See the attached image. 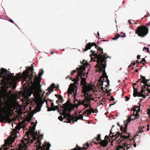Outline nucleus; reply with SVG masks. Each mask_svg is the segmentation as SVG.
<instances>
[{
	"instance_id": "obj_1",
	"label": "nucleus",
	"mask_w": 150,
	"mask_h": 150,
	"mask_svg": "<svg viewBox=\"0 0 150 150\" xmlns=\"http://www.w3.org/2000/svg\"><path fill=\"white\" fill-rule=\"evenodd\" d=\"M1 72H0V77H3L2 80L1 81V83L5 84L7 82L9 81L10 80H15L16 81L20 80L21 79L23 78L25 83L24 86L26 88L30 86L31 84L29 82V77L30 76V73L28 71H24L23 72L22 75H21L20 73L17 74L15 76L13 75L14 74H12L9 71L3 68L1 69Z\"/></svg>"
},
{
	"instance_id": "obj_2",
	"label": "nucleus",
	"mask_w": 150,
	"mask_h": 150,
	"mask_svg": "<svg viewBox=\"0 0 150 150\" xmlns=\"http://www.w3.org/2000/svg\"><path fill=\"white\" fill-rule=\"evenodd\" d=\"M81 66L79 65V67H78L76 68L77 72V75L75 76V78H69V79H71L73 81H74V83L72 84H70L69 87L68 89V93L69 95L70 94H72V93H74V96L75 98L76 93L77 92V85H79L78 81H79L80 79L79 78L80 77H83V76H85L86 73L83 72V71L85 70L86 67L87 66V67H90V65L87 61L85 60H83V62H81ZM88 72H87L86 74H88ZM87 76V75H86Z\"/></svg>"
},
{
	"instance_id": "obj_3",
	"label": "nucleus",
	"mask_w": 150,
	"mask_h": 150,
	"mask_svg": "<svg viewBox=\"0 0 150 150\" xmlns=\"http://www.w3.org/2000/svg\"><path fill=\"white\" fill-rule=\"evenodd\" d=\"M70 103L69 101L68 100L66 103L63 104V106H61V111L62 112H60V114L61 115L64 116V119H66L67 120V123H71V120L74 118V116L70 114V112L72 109L74 107V105H71L73 106L72 108H69L70 105Z\"/></svg>"
},
{
	"instance_id": "obj_4",
	"label": "nucleus",
	"mask_w": 150,
	"mask_h": 150,
	"mask_svg": "<svg viewBox=\"0 0 150 150\" xmlns=\"http://www.w3.org/2000/svg\"><path fill=\"white\" fill-rule=\"evenodd\" d=\"M96 54V57L98 60V64L96 65L95 67L99 68V71H102L103 72L102 76H103L104 77H105L107 75L105 69L106 66L107 61L106 59L107 57H104L103 56L105 57V55L101 56L99 54Z\"/></svg>"
},
{
	"instance_id": "obj_5",
	"label": "nucleus",
	"mask_w": 150,
	"mask_h": 150,
	"mask_svg": "<svg viewBox=\"0 0 150 150\" xmlns=\"http://www.w3.org/2000/svg\"><path fill=\"white\" fill-rule=\"evenodd\" d=\"M135 33L141 38L145 37L149 33V28L145 25L139 26L135 30Z\"/></svg>"
},
{
	"instance_id": "obj_6",
	"label": "nucleus",
	"mask_w": 150,
	"mask_h": 150,
	"mask_svg": "<svg viewBox=\"0 0 150 150\" xmlns=\"http://www.w3.org/2000/svg\"><path fill=\"white\" fill-rule=\"evenodd\" d=\"M96 48L97 49V53L95 52V51H93V50H91L90 51V52L91 53H92L90 55V56L91 57V60L92 61H93V59H97V60L96 61L97 62V63L98 64V60L96 57V54H99L101 56L105 55V57L103 56V57H107V59L109 57L108 56L106 57V56H107V54H105L103 55H101L103 54V49L101 47H99L97 45V47Z\"/></svg>"
},
{
	"instance_id": "obj_7",
	"label": "nucleus",
	"mask_w": 150,
	"mask_h": 150,
	"mask_svg": "<svg viewBox=\"0 0 150 150\" xmlns=\"http://www.w3.org/2000/svg\"><path fill=\"white\" fill-rule=\"evenodd\" d=\"M35 126L34 125L33 127H31V126L29 127V128L30 129V130L26 132L25 133V135H27V137L29 138V135L30 134V135L32 136L34 138V139H35V140H36V138L35 136H38L37 133V132H35Z\"/></svg>"
},
{
	"instance_id": "obj_8",
	"label": "nucleus",
	"mask_w": 150,
	"mask_h": 150,
	"mask_svg": "<svg viewBox=\"0 0 150 150\" xmlns=\"http://www.w3.org/2000/svg\"><path fill=\"white\" fill-rule=\"evenodd\" d=\"M85 90L83 91L82 92L84 94V96L85 97V100L87 103L90 102V101L92 99L90 98L91 95H89L88 92L90 91L91 88L90 86H86Z\"/></svg>"
},
{
	"instance_id": "obj_9",
	"label": "nucleus",
	"mask_w": 150,
	"mask_h": 150,
	"mask_svg": "<svg viewBox=\"0 0 150 150\" xmlns=\"http://www.w3.org/2000/svg\"><path fill=\"white\" fill-rule=\"evenodd\" d=\"M5 120L8 121V123L12 122V120L8 115H5L2 114H0V122H4Z\"/></svg>"
},
{
	"instance_id": "obj_10",
	"label": "nucleus",
	"mask_w": 150,
	"mask_h": 150,
	"mask_svg": "<svg viewBox=\"0 0 150 150\" xmlns=\"http://www.w3.org/2000/svg\"><path fill=\"white\" fill-rule=\"evenodd\" d=\"M112 129H111L110 131V137L111 138H113L114 137L117 138L119 136H121L122 135V133H120L118 131L117 132L113 131Z\"/></svg>"
},
{
	"instance_id": "obj_11",
	"label": "nucleus",
	"mask_w": 150,
	"mask_h": 150,
	"mask_svg": "<svg viewBox=\"0 0 150 150\" xmlns=\"http://www.w3.org/2000/svg\"><path fill=\"white\" fill-rule=\"evenodd\" d=\"M34 70L33 67V64L31 65V67H28V69L25 71H28V72L30 73V71H31L32 73L30 74V76L29 77V82H30V83L32 84H33V82L32 81V79H33V73Z\"/></svg>"
},
{
	"instance_id": "obj_12",
	"label": "nucleus",
	"mask_w": 150,
	"mask_h": 150,
	"mask_svg": "<svg viewBox=\"0 0 150 150\" xmlns=\"http://www.w3.org/2000/svg\"><path fill=\"white\" fill-rule=\"evenodd\" d=\"M123 133L124 135H122L120 136V139L121 143L123 142V141H125L126 139H127V140H131L132 138L130 137V133H127V134H124V133Z\"/></svg>"
},
{
	"instance_id": "obj_13",
	"label": "nucleus",
	"mask_w": 150,
	"mask_h": 150,
	"mask_svg": "<svg viewBox=\"0 0 150 150\" xmlns=\"http://www.w3.org/2000/svg\"><path fill=\"white\" fill-rule=\"evenodd\" d=\"M55 85L54 83L52 84L49 87L48 89L46 90L47 91L46 93V95L45 96L44 98L46 99L47 98V96L49 95L53 91V89L54 88Z\"/></svg>"
},
{
	"instance_id": "obj_14",
	"label": "nucleus",
	"mask_w": 150,
	"mask_h": 150,
	"mask_svg": "<svg viewBox=\"0 0 150 150\" xmlns=\"http://www.w3.org/2000/svg\"><path fill=\"white\" fill-rule=\"evenodd\" d=\"M93 46H95V48H96L97 47V45L95 42L88 43L86 44L83 51L84 52L87 51L88 50L90 49L91 47Z\"/></svg>"
},
{
	"instance_id": "obj_15",
	"label": "nucleus",
	"mask_w": 150,
	"mask_h": 150,
	"mask_svg": "<svg viewBox=\"0 0 150 150\" xmlns=\"http://www.w3.org/2000/svg\"><path fill=\"white\" fill-rule=\"evenodd\" d=\"M81 85H83L82 90L83 91L85 90L86 86H89L87 85V83L86 82V79L85 77H81Z\"/></svg>"
},
{
	"instance_id": "obj_16",
	"label": "nucleus",
	"mask_w": 150,
	"mask_h": 150,
	"mask_svg": "<svg viewBox=\"0 0 150 150\" xmlns=\"http://www.w3.org/2000/svg\"><path fill=\"white\" fill-rule=\"evenodd\" d=\"M89 146V144L87 143L86 144H83V147H81L77 145L76 146V147L74 148V149H76L75 150H82L85 149H87Z\"/></svg>"
},
{
	"instance_id": "obj_17",
	"label": "nucleus",
	"mask_w": 150,
	"mask_h": 150,
	"mask_svg": "<svg viewBox=\"0 0 150 150\" xmlns=\"http://www.w3.org/2000/svg\"><path fill=\"white\" fill-rule=\"evenodd\" d=\"M130 122V120H129V121H128L127 123L125 125V126L124 127H123L122 126L120 128V130L122 132L121 133H122V135L123 134V133H124V134H127V133L126 132H127V125H128V123H129Z\"/></svg>"
},
{
	"instance_id": "obj_18",
	"label": "nucleus",
	"mask_w": 150,
	"mask_h": 150,
	"mask_svg": "<svg viewBox=\"0 0 150 150\" xmlns=\"http://www.w3.org/2000/svg\"><path fill=\"white\" fill-rule=\"evenodd\" d=\"M143 84L144 85L142 87L144 88V89H145V90H147V91L149 93H150V82H149V81H148V82H146Z\"/></svg>"
},
{
	"instance_id": "obj_19",
	"label": "nucleus",
	"mask_w": 150,
	"mask_h": 150,
	"mask_svg": "<svg viewBox=\"0 0 150 150\" xmlns=\"http://www.w3.org/2000/svg\"><path fill=\"white\" fill-rule=\"evenodd\" d=\"M145 90V89H144V88L142 86L141 91L139 92H138L137 93V94L136 95H134V97H141L142 96V95H143V92H145V90Z\"/></svg>"
},
{
	"instance_id": "obj_20",
	"label": "nucleus",
	"mask_w": 150,
	"mask_h": 150,
	"mask_svg": "<svg viewBox=\"0 0 150 150\" xmlns=\"http://www.w3.org/2000/svg\"><path fill=\"white\" fill-rule=\"evenodd\" d=\"M108 143V140H101L100 142H99L100 145H101L102 146L105 147L107 146Z\"/></svg>"
},
{
	"instance_id": "obj_21",
	"label": "nucleus",
	"mask_w": 150,
	"mask_h": 150,
	"mask_svg": "<svg viewBox=\"0 0 150 150\" xmlns=\"http://www.w3.org/2000/svg\"><path fill=\"white\" fill-rule=\"evenodd\" d=\"M139 117V114L137 113V114L136 115H131L130 118H129L128 120V121H129V120H130V121L131 120H134L136 119H138Z\"/></svg>"
},
{
	"instance_id": "obj_22",
	"label": "nucleus",
	"mask_w": 150,
	"mask_h": 150,
	"mask_svg": "<svg viewBox=\"0 0 150 150\" xmlns=\"http://www.w3.org/2000/svg\"><path fill=\"white\" fill-rule=\"evenodd\" d=\"M10 81H11V84L12 85V88L13 89H15L16 87L17 82L15 80H10Z\"/></svg>"
},
{
	"instance_id": "obj_23",
	"label": "nucleus",
	"mask_w": 150,
	"mask_h": 150,
	"mask_svg": "<svg viewBox=\"0 0 150 150\" xmlns=\"http://www.w3.org/2000/svg\"><path fill=\"white\" fill-rule=\"evenodd\" d=\"M141 79H142V80L141 81L140 83H142L143 84H145L146 83V82H148V81H149L150 79H146L145 77L141 75L140 76Z\"/></svg>"
},
{
	"instance_id": "obj_24",
	"label": "nucleus",
	"mask_w": 150,
	"mask_h": 150,
	"mask_svg": "<svg viewBox=\"0 0 150 150\" xmlns=\"http://www.w3.org/2000/svg\"><path fill=\"white\" fill-rule=\"evenodd\" d=\"M104 77L103 76H101L100 78V79L98 80V83L99 86H101V85H103V82L104 81H102V79H103V80H104Z\"/></svg>"
},
{
	"instance_id": "obj_25",
	"label": "nucleus",
	"mask_w": 150,
	"mask_h": 150,
	"mask_svg": "<svg viewBox=\"0 0 150 150\" xmlns=\"http://www.w3.org/2000/svg\"><path fill=\"white\" fill-rule=\"evenodd\" d=\"M42 106V104L39 103L37 104L36 110L37 112H39L41 110V108Z\"/></svg>"
},
{
	"instance_id": "obj_26",
	"label": "nucleus",
	"mask_w": 150,
	"mask_h": 150,
	"mask_svg": "<svg viewBox=\"0 0 150 150\" xmlns=\"http://www.w3.org/2000/svg\"><path fill=\"white\" fill-rule=\"evenodd\" d=\"M55 96L57 98H58V99L61 102V103H63L64 101V100L62 96L61 95H58L57 94H55Z\"/></svg>"
},
{
	"instance_id": "obj_27",
	"label": "nucleus",
	"mask_w": 150,
	"mask_h": 150,
	"mask_svg": "<svg viewBox=\"0 0 150 150\" xmlns=\"http://www.w3.org/2000/svg\"><path fill=\"white\" fill-rule=\"evenodd\" d=\"M121 34H123V35H120V34H116L115 36V37L117 39H118L119 37H126V35L125 33H121Z\"/></svg>"
},
{
	"instance_id": "obj_28",
	"label": "nucleus",
	"mask_w": 150,
	"mask_h": 150,
	"mask_svg": "<svg viewBox=\"0 0 150 150\" xmlns=\"http://www.w3.org/2000/svg\"><path fill=\"white\" fill-rule=\"evenodd\" d=\"M84 114L87 115L88 116H89L91 114V112H90V110L89 109L86 110L84 112Z\"/></svg>"
},
{
	"instance_id": "obj_29",
	"label": "nucleus",
	"mask_w": 150,
	"mask_h": 150,
	"mask_svg": "<svg viewBox=\"0 0 150 150\" xmlns=\"http://www.w3.org/2000/svg\"><path fill=\"white\" fill-rule=\"evenodd\" d=\"M6 144H8V146H11V144H10V141L9 140H6L5 141V144H4V147H5L6 146Z\"/></svg>"
},
{
	"instance_id": "obj_30",
	"label": "nucleus",
	"mask_w": 150,
	"mask_h": 150,
	"mask_svg": "<svg viewBox=\"0 0 150 150\" xmlns=\"http://www.w3.org/2000/svg\"><path fill=\"white\" fill-rule=\"evenodd\" d=\"M95 139H96V141H101V135L100 134H98L97 136V137H95Z\"/></svg>"
},
{
	"instance_id": "obj_31",
	"label": "nucleus",
	"mask_w": 150,
	"mask_h": 150,
	"mask_svg": "<svg viewBox=\"0 0 150 150\" xmlns=\"http://www.w3.org/2000/svg\"><path fill=\"white\" fill-rule=\"evenodd\" d=\"M53 111H55L56 110H58V111L59 112V113H60V112H62L61 111V109H59V108L58 106L56 105V106H54V107H53Z\"/></svg>"
},
{
	"instance_id": "obj_32",
	"label": "nucleus",
	"mask_w": 150,
	"mask_h": 150,
	"mask_svg": "<svg viewBox=\"0 0 150 150\" xmlns=\"http://www.w3.org/2000/svg\"><path fill=\"white\" fill-rule=\"evenodd\" d=\"M105 77L106 79V81H105L107 83V84L105 86L106 87H108L109 85V81L108 79V76L106 75Z\"/></svg>"
},
{
	"instance_id": "obj_33",
	"label": "nucleus",
	"mask_w": 150,
	"mask_h": 150,
	"mask_svg": "<svg viewBox=\"0 0 150 150\" xmlns=\"http://www.w3.org/2000/svg\"><path fill=\"white\" fill-rule=\"evenodd\" d=\"M86 101L84 100H80L79 101V104H78V105H84L85 104Z\"/></svg>"
},
{
	"instance_id": "obj_34",
	"label": "nucleus",
	"mask_w": 150,
	"mask_h": 150,
	"mask_svg": "<svg viewBox=\"0 0 150 150\" xmlns=\"http://www.w3.org/2000/svg\"><path fill=\"white\" fill-rule=\"evenodd\" d=\"M74 103L75 105V106L77 107L79 105H78V104H79V101L77 99H75L74 101Z\"/></svg>"
},
{
	"instance_id": "obj_35",
	"label": "nucleus",
	"mask_w": 150,
	"mask_h": 150,
	"mask_svg": "<svg viewBox=\"0 0 150 150\" xmlns=\"http://www.w3.org/2000/svg\"><path fill=\"white\" fill-rule=\"evenodd\" d=\"M133 88L134 89V93L133 94V96H134V95H136L137 94V93H138V90L137 89L135 88L134 86H133Z\"/></svg>"
},
{
	"instance_id": "obj_36",
	"label": "nucleus",
	"mask_w": 150,
	"mask_h": 150,
	"mask_svg": "<svg viewBox=\"0 0 150 150\" xmlns=\"http://www.w3.org/2000/svg\"><path fill=\"white\" fill-rule=\"evenodd\" d=\"M37 142V144H38L39 146L40 147V148H42V147L41 146V143L40 142V139H38L37 140L36 142V143Z\"/></svg>"
},
{
	"instance_id": "obj_37",
	"label": "nucleus",
	"mask_w": 150,
	"mask_h": 150,
	"mask_svg": "<svg viewBox=\"0 0 150 150\" xmlns=\"http://www.w3.org/2000/svg\"><path fill=\"white\" fill-rule=\"evenodd\" d=\"M38 75L39 77H41L43 74V71L42 70H40Z\"/></svg>"
},
{
	"instance_id": "obj_38",
	"label": "nucleus",
	"mask_w": 150,
	"mask_h": 150,
	"mask_svg": "<svg viewBox=\"0 0 150 150\" xmlns=\"http://www.w3.org/2000/svg\"><path fill=\"white\" fill-rule=\"evenodd\" d=\"M78 120H83V116L82 115H80L79 116L76 117Z\"/></svg>"
},
{
	"instance_id": "obj_39",
	"label": "nucleus",
	"mask_w": 150,
	"mask_h": 150,
	"mask_svg": "<svg viewBox=\"0 0 150 150\" xmlns=\"http://www.w3.org/2000/svg\"><path fill=\"white\" fill-rule=\"evenodd\" d=\"M22 128V127L21 125H17L15 127L16 129L17 130H20V129Z\"/></svg>"
},
{
	"instance_id": "obj_40",
	"label": "nucleus",
	"mask_w": 150,
	"mask_h": 150,
	"mask_svg": "<svg viewBox=\"0 0 150 150\" xmlns=\"http://www.w3.org/2000/svg\"><path fill=\"white\" fill-rule=\"evenodd\" d=\"M12 108H13V106H12V104L11 103H9L8 105V109H9L10 110H11L12 109Z\"/></svg>"
},
{
	"instance_id": "obj_41",
	"label": "nucleus",
	"mask_w": 150,
	"mask_h": 150,
	"mask_svg": "<svg viewBox=\"0 0 150 150\" xmlns=\"http://www.w3.org/2000/svg\"><path fill=\"white\" fill-rule=\"evenodd\" d=\"M138 104L139 105V108H138V110H137L136 113H137L138 114V113L139 112L140 110V106H141V104H139V103H138ZM136 114H137V113Z\"/></svg>"
},
{
	"instance_id": "obj_42",
	"label": "nucleus",
	"mask_w": 150,
	"mask_h": 150,
	"mask_svg": "<svg viewBox=\"0 0 150 150\" xmlns=\"http://www.w3.org/2000/svg\"><path fill=\"white\" fill-rule=\"evenodd\" d=\"M44 101L46 102L47 104V100H50L51 102H52L53 101V100H50V99H47L46 100V99H45V98H44Z\"/></svg>"
},
{
	"instance_id": "obj_43",
	"label": "nucleus",
	"mask_w": 150,
	"mask_h": 150,
	"mask_svg": "<svg viewBox=\"0 0 150 150\" xmlns=\"http://www.w3.org/2000/svg\"><path fill=\"white\" fill-rule=\"evenodd\" d=\"M89 109V110H90V112H92L93 113H97V112H94V110H93V108H91V107Z\"/></svg>"
},
{
	"instance_id": "obj_44",
	"label": "nucleus",
	"mask_w": 150,
	"mask_h": 150,
	"mask_svg": "<svg viewBox=\"0 0 150 150\" xmlns=\"http://www.w3.org/2000/svg\"><path fill=\"white\" fill-rule=\"evenodd\" d=\"M63 118H64V117H63L62 116H60L58 117V119H59L60 121H62L63 120Z\"/></svg>"
},
{
	"instance_id": "obj_45",
	"label": "nucleus",
	"mask_w": 150,
	"mask_h": 150,
	"mask_svg": "<svg viewBox=\"0 0 150 150\" xmlns=\"http://www.w3.org/2000/svg\"><path fill=\"white\" fill-rule=\"evenodd\" d=\"M74 118L71 120V121L72 120H73V121H72V123L74 122H77V121L78 120V119L76 117L75 119H74L75 118L74 117Z\"/></svg>"
},
{
	"instance_id": "obj_46",
	"label": "nucleus",
	"mask_w": 150,
	"mask_h": 150,
	"mask_svg": "<svg viewBox=\"0 0 150 150\" xmlns=\"http://www.w3.org/2000/svg\"><path fill=\"white\" fill-rule=\"evenodd\" d=\"M84 106L86 107V108H87L88 107H91V105H90L88 104H85L84 105Z\"/></svg>"
},
{
	"instance_id": "obj_47",
	"label": "nucleus",
	"mask_w": 150,
	"mask_h": 150,
	"mask_svg": "<svg viewBox=\"0 0 150 150\" xmlns=\"http://www.w3.org/2000/svg\"><path fill=\"white\" fill-rule=\"evenodd\" d=\"M146 50L148 53L149 52V49L148 48L146 47H144L143 49V50Z\"/></svg>"
},
{
	"instance_id": "obj_48",
	"label": "nucleus",
	"mask_w": 150,
	"mask_h": 150,
	"mask_svg": "<svg viewBox=\"0 0 150 150\" xmlns=\"http://www.w3.org/2000/svg\"><path fill=\"white\" fill-rule=\"evenodd\" d=\"M47 110L48 111H52V110H53V107L52 108H49V107H48V109H47Z\"/></svg>"
},
{
	"instance_id": "obj_49",
	"label": "nucleus",
	"mask_w": 150,
	"mask_h": 150,
	"mask_svg": "<svg viewBox=\"0 0 150 150\" xmlns=\"http://www.w3.org/2000/svg\"><path fill=\"white\" fill-rule=\"evenodd\" d=\"M111 99L109 100V101H114L115 100V98H113L112 96H111Z\"/></svg>"
},
{
	"instance_id": "obj_50",
	"label": "nucleus",
	"mask_w": 150,
	"mask_h": 150,
	"mask_svg": "<svg viewBox=\"0 0 150 150\" xmlns=\"http://www.w3.org/2000/svg\"><path fill=\"white\" fill-rule=\"evenodd\" d=\"M143 132V130L142 129V128L141 129H140L139 131V132H138V133H140Z\"/></svg>"
},
{
	"instance_id": "obj_51",
	"label": "nucleus",
	"mask_w": 150,
	"mask_h": 150,
	"mask_svg": "<svg viewBox=\"0 0 150 150\" xmlns=\"http://www.w3.org/2000/svg\"><path fill=\"white\" fill-rule=\"evenodd\" d=\"M125 98H126L125 100L126 101H128L130 99V98L127 96H126Z\"/></svg>"
},
{
	"instance_id": "obj_52",
	"label": "nucleus",
	"mask_w": 150,
	"mask_h": 150,
	"mask_svg": "<svg viewBox=\"0 0 150 150\" xmlns=\"http://www.w3.org/2000/svg\"><path fill=\"white\" fill-rule=\"evenodd\" d=\"M76 72V70H74L71 72V75H73L74 73Z\"/></svg>"
},
{
	"instance_id": "obj_53",
	"label": "nucleus",
	"mask_w": 150,
	"mask_h": 150,
	"mask_svg": "<svg viewBox=\"0 0 150 150\" xmlns=\"http://www.w3.org/2000/svg\"><path fill=\"white\" fill-rule=\"evenodd\" d=\"M136 108V106H135L134 107H133L131 109L133 111H134L135 110H136L135 109Z\"/></svg>"
},
{
	"instance_id": "obj_54",
	"label": "nucleus",
	"mask_w": 150,
	"mask_h": 150,
	"mask_svg": "<svg viewBox=\"0 0 150 150\" xmlns=\"http://www.w3.org/2000/svg\"><path fill=\"white\" fill-rule=\"evenodd\" d=\"M3 149H4L3 150H7L8 149V148L5 147V148H4ZM0 150H2V149L1 148H0Z\"/></svg>"
},
{
	"instance_id": "obj_55",
	"label": "nucleus",
	"mask_w": 150,
	"mask_h": 150,
	"mask_svg": "<svg viewBox=\"0 0 150 150\" xmlns=\"http://www.w3.org/2000/svg\"><path fill=\"white\" fill-rule=\"evenodd\" d=\"M142 61V62H145L146 63V61L145 60V58H143L142 59V61Z\"/></svg>"
},
{
	"instance_id": "obj_56",
	"label": "nucleus",
	"mask_w": 150,
	"mask_h": 150,
	"mask_svg": "<svg viewBox=\"0 0 150 150\" xmlns=\"http://www.w3.org/2000/svg\"><path fill=\"white\" fill-rule=\"evenodd\" d=\"M136 111L137 110H135L133 111V113L132 114V115H135L136 114Z\"/></svg>"
},
{
	"instance_id": "obj_57",
	"label": "nucleus",
	"mask_w": 150,
	"mask_h": 150,
	"mask_svg": "<svg viewBox=\"0 0 150 150\" xmlns=\"http://www.w3.org/2000/svg\"><path fill=\"white\" fill-rule=\"evenodd\" d=\"M136 62L137 64V65H138L139 63H142V61H140V62H139V60H137Z\"/></svg>"
},
{
	"instance_id": "obj_58",
	"label": "nucleus",
	"mask_w": 150,
	"mask_h": 150,
	"mask_svg": "<svg viewBox=\"0 0 150 150\" xmlns=\"http://www.w3.org/2000/svg\"><path fill=\"white\" fill-rule=\"evenodd\" d=\"M10 22L13 23H14V22L10 18L9 21Z\"/></svg>"
},
{
	"instance_id": "obj_59",
	"label": "nucleus",
	"mask_w": 150,
	"mask_h": 150,
	"mask_svg": "<svg viewBox=\"0 0 150 150\" xmlns=\"http://www.w3.org/2000/svg\"><path fill=\"white\" fill-rule=\"evenodd\" d=\"M16 135H17V134H16L15 135V137H14V138H13V140H12V141H11L12 143L14 142V140H15V139L17 137V136H16Z\"/></svg>"
},
{
	"instance_id": "obj_60",
	"label": "nucleus",
	"mask_w": 150,
	"mask_h": 150,
	"mask_svg": "<svg viewBox=\"0 0 150 150\" xmlns=\"http://www.w3.org/2000/svg\"><path fill=\"white\" fill-rule=\"evenodd\" d=\"M109 137H110V135L109 136H108L107 135H106L105 137V140L106 139H109Z\"/></svg>"
},
{
	"instance_id": "obj_61",
	"label": "nucleus",
	"mask_w": 150,
	"mask_h": 150,
	"mask_svg": "<svg viewBox=\"0 0 150 150\" xmlns=\"http://www.w3.org/2000/svg\"><path fill=\"white\" fill-rule=\"evenodd\" d=\"M146 25H148V27H147L148 28H149V26H150V22L149 23L146 24Z\"/></svg>"
},
{
	"instance_id": "obj_62",
	"label": "nucleus",
	"mask_w": 150,
	"mask_h": 150,
	"mask_svg": "<svg viewBox=\"0 0 150 150\" xmlns=\"http://www.w3.org/2000/svg\"><path fill=\"white\" fill-rule=\"evenodd\" d=\"M51 102L52 103L51 104V106L52 108L54 107L55 105H54V104L52 102Z\"/></svg>"
},
{
	"instance_id": "obj_63",
	"label": "nucleus",
	"mask_w": 150,
	"mask_h": 150,
	"mask_svg": "<svg viewBox=\"0 0 150 150\" xmlns=\"http://www.w3.org/2000/svg\"><path fill=\"white\" fill-rule=\"evenodd\" d=\"M56 103H57L59 104L58 103H61V102L60 101V100H59L58 99V100H57L56 102Z\"/></svg>"
},
{
	"instance_id": "obj_64",
	"label": "nucleus",
	"mask_w": 150,
	"mask_h": 150,
	"mask_svg": "<svg viewBox=\"0 0 150 150\" xmlns=\"http://www.w3.org/2000/svg\"><path fill=\"white\" fill-rule=\"evenodd\" d=\"M141 56V55H138L137 56V59H139L140 58V57Z\"/></svg>"
}]
</instances>
